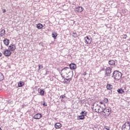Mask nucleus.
Instances as JSON below:
<instances>
[{"label": "nucleus", "mask_w": 130, "mask_h": 130, "mask_svg": "<svg viewBox=\"0 0 130 130\" xmlns=\"http://www.w3.org/2000/svg\"><path fill=\"white\" fill-rule=\"evenodd\" d=\"M5 34H6V30L2 29L0 31V37H3V36H5Z\"/></svg>", "instance_id": "nucleus-14"}, {"label": "nucleus", "mask_w": 130, "mask_h": 130, "mask_svg": "<svg viewBox=\"0 0 130 130\" xmlns=\"http://www.w3.org/2000/svg\"><path fill=\"white\" fill-rule=\"evenodd\" d=\"M111 77L112 78L114 79V80L119 81V80H120V79H121V77H122V73L119 72V71H115L113 73L112 76Z\"/></svg>", "instance_id": "nucleus-1"}, {"label": "nucleus", "mask_w": 130, "mask_h": 130, "mask_svg": "<svg viewBox=\"0 0 130 130\" xmlns=\"http://www.w3.org/2000/svg\"><path fill=\"white\" fill-rule=\"evenodd\" d=\"M96 107H97V108H98V111H96V110H97L96 109H95L94 110L95 111V112H97L98 113H99V111L100 110V108H101V106L97 105Z\"/></svg>", "instance_id": "nucleus-23"}, {"label": "nucleus", "mask_w": 130, "mask_h": 130, "mask_svg": "<svg viewBox=\"0 0 130 130\" xmlns=\"http://www.w3.org/2000/svg\"><path fill=\"white\" fill-rule=\"evenodd\" d=\"M102 112L104 116H109L111 114V108L109 107H106L105 108L102 107Z\"/></svg>", "instance_id": "nucleus-2"}, {"label": "nucleus", "mask_w": 130, "mask_h": 130, "mask_svg": "<svg viewBox=\"0 0 130 130\" xmlns=\"http://www.w3.org/2000/svg\"><path fill=\"white\" fill-rule=\"evenodd\" d=\"M112 72V69L110 67H108L105 69V77H110V75H111V73Z\"/></svg>", "instance_id": "nucleus-3"}, {"label": "nucleus", "mask_w": 130, "mask_h": 130, "mask_svg": "<svg viewBox=\"0 0 130 130\" xmlns=\"http://www.w3.org/2000/svg\"><path fill=\"white\" fill-rule=\"evenodd\" d=\"M3 53L5 56H10L12 54V52L9 49H6Z\"/></svg>", "instance_id": "nucleus-6"}, {"label": "nucleus", "mask_w": 130, "mask_h": 130, "mask_svg": "<svg viewBox=\"0 0 130 130\" xmlns=\"http://www.w3.org/2000/svg\"><path fill=\"white\" fill-rule=\"evenodd\" d=\"M27 105H22V106H21V108H24V107H26Z\"/></svg>", "instance_id": "nucleus-35"}, {"label": "nucleus", "mask_w": 130, "mask_h": 130, "mask_svg": "<svg viewBox=\"0 0 130 130\" xmlns=\"http://www.w3.org/2000/svg\"><path fill=\"white\" fill-rule=\"evenodd\" d=\"M49 73V71H46L45 75H47Z\"/></svg>", "instance_id": "nucleus-39"}, {"label": "nucleus", "mask_w": 130, "mask_h": 130, "mask_svg": "<svg viewBox=\"0 0 130 130\" xmlns=\"http://www.w3.org/2000/svg\"><path fill=\"white\" fill-rule=\"evenodd\" d=\"M24 85H25V82H24L23 81H19L18 82V87H23V86H24Z\"/></svg>", "instance_id": "nucleus-18"}, {"label": "nucleus", "mask_w": 130, "mask_h": 130, "mask_svg": "<svg viewBox=\"0 0 130 130\" xmlns=\"http://www.w3.org/2000/svg\"><path fill=\"white\" fill-rule=\"evenodd\" d=\"M117 92L119 94H123V93H124V90H123L122 88H120L117 90Z\"/></svg>", "instance_id": "nucleus-20"}, {"label": "nucleus", "mask_w": 130, "mask_h": 130, "mask_svg": "<svg viewBox=\"0 0 130 130\" xmlns=\"http://www.w3.org/2000/svg\"><path fill=\"white\" fill-rule=\"evenodd\" d=\"M68 80H69V81L71 82V81L73 80V78H68Z\"/></svg>", "instance_id": "nucleus-38"}, {"label": "nucleus", "mask_w": 130, "mask_h": 130, "mask_svg": "<svg viewBox=\"0 0 130 130\" xmlns=\"http://www.w3.org/2000/svg\"><path fill=\"white\" fill-rule=\"evenodd\" d=\"M68 70H70V68L65 67L61 70V72H65V71H68Z\"/></svg>", "instance_id": "nucleus-26"}, {"label": "nucleus", "mask_w": 130, "mask_h": 130, "mask_svg": "<svg viewBox=\"0 0 130 130\" xmlns=\"http://www.w3.org/2000/svg\"><path fill=\"white\" fill-rule=\"evenodd\" d=\"M61 77H62V78H63V79H64V76H62V74H61Z\"/></svg>", "instance_id": "nucleus-41"}, {"label": "nucleus", "mask_w": 130, "mask_h": 130, "mask_svg": "<svg viewBox=\"0 0 130 130\" xmlns=\"http://www.w3.org/2000/svg\"><path fill=\"white\" fill-rule=\"evenodd\" d=\"M37 28H38L39 29H42L43 28V25L41 23H39L37 24Z\"/></svg>", "instance_id": "nucleus-19"}, {"label": "nucleus", "mask_w": 130, "mask_h": 130, "mask_svg": "<svg viewBox=\"0 0 130 130\" xmlns=\"http://www.w3.org/2000/svg\"><path fill=\"white\" fill-rule=\"evenodd\" d=\"M108 63L110 66H115V61L114 60H110Z\"/></svg>", "instance_id": "nucleus-11"}, {"label": "nucleus", "mask_w": 130, "mask_h": 130, "mask_svg": "<svg viewBox=\"0 0 130 130\" xmlns=\"http://www.w3.org/2000/svg\"><path fill=\"white\" fill-rule=\"evenodd\" d=\"M32 117L33 118H34V119H40V118L42 117V114L40 113H37L35 115Z\"/></svg>", "instance_id": "nucleus-8"}, {"label": "nucleus", "mask_w": 130, "mask_h": 130, "mask_svg": "<svg viewBox=\"0 0 130 130\" xmlns=\"http://www.w3.org/2000/svg\"><path fill=\"white\" fill-rule=\"evenodd\" d=\"M0 56H2V53H0Z\"/></svg>", "instance_id": "nucleus-42"}, {"label": "nucleus", "mask_w": 130, "mask_h": 130, "mask_svg": "<svg viewBox=\"0 0 130 130\" xmlns=\"http://www.w3.org/2000/svg\"><path fill=\"white\" fill-rule=\"evenodd\" d=\"M66 94H64V95H61L59 97V99H63V98H66Z\"/></svg>", "instance_id": "nucleus-30"}, {"label": "nucleus", "mask_w": 130, "mask_h": 130, "mask_svg": "<svg viewBox=\"0 0 130 130\" xmlns=\"http://www.w3.org/2000/svg\"><path fill=\"white\" fill-rule=\"evenodd\" d=\"M3 13L5 14L6 13V9H3Z\"/></svg>", "instance_id": "nucleus-40"}, {"label": "nucleus", "mask_w": 130, "mask_h": 130, "mask_svg": "<svg viewBox=\"0 0 130 130\" xmlns=\"http://www.w3.org/2000/svg\"><path fill=\"white\" fill-rule=\"evenodd\" d=\"M105 128L107 130H109L110 129V127H108V126H106L105 127Z\"/></svg>", "instance_id": "nucleus-34"}, {"label": "nucleus", "mask_w": 130, "mask_h": 130, "mask_svg": "<svg viewBox=\"0 0 130 130\" xmlns=\"http://www.w3.org/2000/svg\"><path fill=\"white\" fill-rule=\"evenodd\" d=\"M0 130H3V129H2V128H1V127H0Z\"/></svg>", "instance_id": "nucleus-44"}, {"label": "nucleus", "mask_w": 130, "mask_h": 130, "mask_svg": "<svg viewBox=\"0 0 130 130\" xmlns=\"http://www.w3.org/2000/svg\"><path fill=\"white\" fill-rule=\"evenodd\" d=\"M123 38L124 39H126V38H127V36L126 35H123Z\"/></svg>", "instance_id": "nucleus-33"}, {"label": "nucleus", "mask_w": 130, "mask_h": 130, "mask_svg": "<svg viewBox=\"0 0 130 130\" xmlns=\"http://www.w3.org/2000/svg\"><path fill=\"white\" fill-rule=\"evenodd\" d=\"M100 104H101V105H104V106L105 107V106H106L105 105V104H104V103H103V101L100 102Z\"/></svg>", "instance_id": "nucleus-32"}, {"label": "nucleus", "mask_w": 130, "mask_h": 130, "mask_svg": "<svg viewBox=\"0 0 130 130\" xmlns=\"http://www.w3.org/2000/svg\"><path fill=\"white\" fill-rule=\"evenodd\" d=\"M9 50L10 51H15L16 50V45L14 44H11L8 47Z\"/></svg>", "instance_id": "nucleus-7"}, {"label": "nucleus", "mask_w": 130, "mask_h": 130, "mask_svg": "<svg viewBox=\"0 0 130 130\" xmlns=\"http://www.w3.org/2000/svg\"><path fill=\"white\" fill-rule=\"evenodd\" d=\"M43 105L44 106H47V104H46L45 103V102L43 103Z\"/></svg>", "instance_id": "nucleus-36"}, {"label": "nucleus", "mask_w": 130, "mask_h": 130, "mask_svg": "<svg viewBox=\"0 0 130 130\" xmlns=\"http://www.w3.org/2000/svg\"><path fill=\"white\" fill-rule=\"evenodd\" d=\"M71 82L69 80V79L64 78V81H63V84H70Z\"/></svg>", "instance_id": "nucleus-21"}, {"label": "nucleus", "mask_w": 130, "mask_h": 130, "mask_svg": "<svg viewBox=\"0 0 130 130\" xmlns=\"http://www.w3.org/2000/svg\"><path fill=\"white\" fill-rule=\"evenodd\" d=\"M4 80V75H3V73L0 72V82H2V81H3Z\"/></svg>", "instance_id": "nucleus-24"}, {"label": "nucleus", "mask_w": 130, "mask_h": 130, "mask_svg": "<svg viewBox=\"0 0 130 130\" xmlns=\"http://www.w3.org/2000/svg\"><path fill=\"white\" fill-rule=\"evenodd\" d=\"M73 37H74V38H77V37H78V35L76 34V32H73Z\"/></svg>", "instance_id": "nucleus-29"}, {"label": "nucleus", "mask_w": 130, "mask_h": 130, "mask_svg": "<svg viewBox=\"0 0 130 130\" xmlns=\"http://www.w3.org/2000/svg\"><path fill=\"white\" fill-rule=\"evenodd\" d=\"M84 39L85 40V42L86 44H91V42H92V38L91 37H86L84 38Z\"/></svg>", "instance_id": "nucleus-4"}, {"label": "nucleus", "mask_w": 130, "mask_h": 130, "mask_svg": "<svg viewBox=\"0 0 130 130\" xmlns=\"http://www.w3.org/2000/svg\"><path fill=\"white\" fill-rule=\"evenodd\" d=\"M86 75H87V72H84L83 74L82 75V76H86Z\"/></svg>", "instance_id": "nucleus-37"}, {"label": "nucleus", "mask_w": 130, "mask_h": 130, "mask_svg": "<svg viewBox=\"0 0 130 130\" xmlns=\"http://www.w3.org/2000/svg\"><path fill=\"white\" fill-rule=\"evenodd\" d=\"M75 11L77 12V13H82V12L84 11V8L81 6L75 7Z\"/></svg>", "instance_id": "nucleus-5"}, {"label": "nucleus", "mask_w": 130, "mask_h": 130, "mask_svg": "<svg viewBox=\"0 0 130 130\" xmlns=\"http://www.w3.org/2000/svg\"><path fill=\"white\" fill-rule=\"evenodd\" d=\"M121 130H127V128H126V127H125L124 126H122ZM128 130H130L129 128Z\"/></svg>", "instance_id": "nucleus-31"}, {"label": "nucleus", "mask_w": 130, "mask_h": 130, "mask_svg": "<svg viewBox=\"0 0 130 130\" xmlns=\"http://www.w3.org/2000/svg\"><path fill=\"white\" fill-rule=\"evenodd\" d=\"M78 120L85 119V116L84 115H81L79 116V117L78 118Z\"/></svg>", "instance_id": "nucleus-22"}, {"label": "nucleus", "mask_w": 130, "mask_h": 130, "mask_svg": "<svg viewBox=\"0 0 130 130\" xmlns=\"http://www.w3.org/2000/svg\"><path fill=\"white\" fill-rule=\"evenodd\" d=\"M39 71H40V70L43 69V66L42 64H39Z\"/></svg>", "instance_id": "nucleus-28"}, {"label": "nucleus", "mask_w": 130, "mask_h": 130, "mask_svg": "<svg viewBox=\"0 0 130 130\" xmlns=\"http://www.w3.org/2000/svg\"><path fill=\"white\" fill-rule=\"evenodd\" d=\"M57 35H58L57 34V32H56L54 31L52 33V37H53V38H54V39H56V37H57Z\"/></svg>", "instance_id": "nucleus-15"}, {"label": "nucleus", "mask_w": 130, "mask_h": 130, "mask_svg": "<svg viewBox=\"0 0 130 130\" xmlns=\"http://www.w3.org/2000/svg\"><path fill=\"white\" fill-rule=\"evenodd\" d=\"M103 103L105 104V103H108V99L105 98L103 100Z\"/></svg>", "instance_id": "nucleus-27"}, {"label": "nucleus", "mask_w": 130, "mask_h": 130, "mask_svg": "<svg viewBox=\"0 0 130 130\" xmlns=\"http://www.w3.org/2000/svg\"><path fill=\"white\" fill-rule=\"evenodd\" d=\"M87 113H88V112L85 111H83L81 113L80 115H84V116H86L87 115Z\"/></svg>", "instance_id": "nucleus-25"}, {"label": "nucleus", "mask_w": 130, "mask_h": 130, "mask_svg": "<svg viewBox=\"0 0 130 130\" xmlns=\"http://www.w3.org/2000/svg\"><path fill=\"white\" fill-rule=\"evenodd\" d=\"M54 126L56 129L60 128L61 127V124L59 122H57L55 124Z\"/></svg>", "instance_id": "nucleus-10"}, {"label": "nucleus", "mask_w": 130, "mask_h": 130, "mask_svg": "<svg viewBox=\"0 0 130 130\" xmlns=\"http://www.w3.org/2000/svg\"><path fill=\"white\" fill-rule=\"evenodd\" d=\"M122 126H124L125 127H126V126H128L129 128L130 129V122L127 121L125 122L123 125Z\"/></svg>", "instance_id": "nucleus-13"}, {"label": "nucleus", "mask_w": 130, "mask_h": 130, "mask_svg": "<svg viewBox=\"0 0 130 130\" xmlns=\"http://www.w3.org/2000/svg\"><path fill=\"white\" fill-rule=\"evenodd\" d=\"M69 67L71 70H76L77 69V65L74 63H71Z\"/></svg>", "instance_id": "nucleus-9"}, {"label": "nucleus", "mask_w": 130, "mask_h": 130, "mask_svg": "<svg viewBox=\"0 0 130 130\" xmlns=\"http://www.w3.org/2000/svg\"><path fill=\"white\" fill-rule=\"evenodd\" d=\"M45 93V91H44V89H40L39 93L41 96H44V94Z\"/></svg>", "instance_id": "nucleus-16"}, {"label": "nucleus", "mask_w": 130, "mask_h": 130, "mask_svg": "<svg viewBox=\"0 0 130 130\" xmlns=\"http://www.w3.org/2000/svg\"><path fill=\"white\" fill-rule=\"evenodd\" d=\"M4 43L5 45L8 46V45H9V44H10V40L8 39H5L4 40Z\"/></svg>", "instance_id": "nucleus-12"}, {"label": "nucleus", "mask_w": 130, "mask_h": 130, "mask_svg": "<svg viewBox=\"0 0 130 130\" xmlns=\"http://www.w3.org/2000/svg\"><path fill=\"white\" fill-rule=\"evenodd\" d=\"M113 88V85L111 84H108L107 85V90H112V88Z\"/></svg>", "instance_id": "nucleus-17"}, {"label": "nucleus", "mask_w": 130, "mask_h": 130, "mask_svg": "<svg viewBox=\"0 0 130 130\" xmlns=\"http://www.w3.org/2000/svg\"><path fill=\"white\" fill-rule=\"evenodd\" d=\"M77 78H78V76H76L75 78L77 79Z\"/></svg>", "instance_id": "nucleus-43"}]
</instances>
